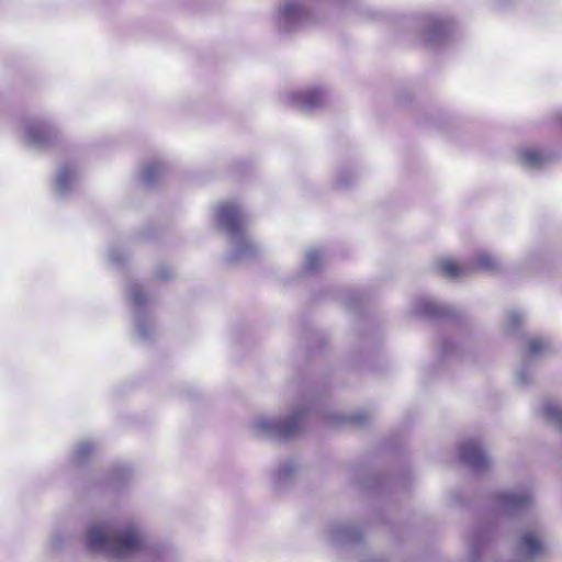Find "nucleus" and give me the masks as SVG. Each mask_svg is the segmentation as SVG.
I'll list each match as a JSON object with an SVG mask.
<instances>
[{
    "label": "nucleus",
    "mask_w": 562,
    "mask_h": 562,
    "mask_svg": "<svg viewBox=\"0 0 562 562\" xmlns=\"http://www.w3.org/2000/svg\"><path fill=\"white\" fill-rule=\"evenodd\" d=\"M87 544L91 551H101L113 558H123L140 549L142 540L135 528L111 529L92 527L88 531Z\"/></svg>",
    "instance_id": "obj_1"
},
{
    "label": "nucleus",
    "mask_w": 562,
    "mask_h": 562,
    "mask_svg": "<svg viewBox=\"0 0 562 562\" xmlns=\"http://www.w3.org/2000/svg\"><path fill=\"white\" fill-rule=\"evenodd\" d=\"M460 453L463 462L474 470H481L487 465L486 456L476 441L464 442L460 448Z\"/></svg>",
    "instance_id": "obj_2"
},
{
    "label": "nucleus",
    "mask_w": 562,
    "mask_h": 562,
    "mask_svg": "<svg viewBox=\"0 0 562 562\" xmlns=\"http://www.w3.org/2000/svg\"><path fill=\"white\" fill-rule=\"evenodd\" d=\"M218 216L231 234H238L243 226V220L238 207L235 204L226 203L221 205Z\"/></svg>",
    "instance_id": "obj_3"
},
{
    "label": "nucleus",
    "mask_w": 562,
    "mask_h": 562,
    "mask_svg": "<svg viewBox=\"0 0 562 562\" xmlns=\"http://www.w3.org/2000/svg\"><path fill=\"white\" fill-rule=\"evenodd\" d=\"M26 133L30 142L36 145L47 144L54 135L53 130L44 123L30 124Z\"/></svg>",
    "instance_id": "obj_4"
},
{
    "label": "nucleus",
    "mask_w": 562,
    "mask_h": 562,
    "mask_svg": "<svg viewBox=\"0 0 562 562\" xmlns=\"http://www.w3.org/2000/svg\"><path fill=\"white\" fill-rule=\"evenodd\" d=\"M296 101L304 110L319 108L324 102V94L319 89H310L296 95Z\"/></svg>",
    "instance_id": "obj_5"
},
{
    "label": "nucleus",
    "mask_w": 562,
    "mask_h": 562,
    "mask_svg": "<svg viewBox=\"0 0 562 562\" xmlns=\"http://www.w3.org/2000/svg\"><path fill=\"white\" fill-rule=\"evenodd\" d=\"M520 161L527 167H540L547 161V156L536 148L522 149L519 154Z\"/></svg>",
    "instance_id": "obj_6"
},
{
    "label": "nucleus",
    "mask_w": 562,
    "mask_h": 562,
    "mask_svg": "<svg viewBox=\"0 0 562 562\" xmlns=\"http://www.w3.org/2000/svg\"><path fill=\"white\" fill-rule=\"evenodd\" d=\"M438 270L442 276L449 277V278H456L460 274H463L467 272V269H463L452 259H443L438 262Z\"/></svg>",
    "instance_id": "obj_7"
},
{
    "label": "nucleus",
    "mask_w": 562,
    "mask_h": 562,
    "mask_svg": "<svg viewBox=\"0 0 562 562\" xmlns=\"http://www.w3.org/2000/svg\"><path fill=\"white\" fill-rule=\"evenodd\" d=\"M301 427V417L300 416H293L283 423L278 425V430L281 437L289 438L293 435H295Z\"/></svg>",
    "instance_id": "obj_8"
},
{
    "label": "nucleus",
    "mask_w": 562,
    "mask_h": 562,
    "mask_svg": "<svg viewBox=\"0 0 562 562\" xmlns=\"http://www.w3.org/2000/svg\"><path fill=\"white\" fill-rule=\"evenodd\" d=\"M520 544L522 550L528 554H535L542 550V543L540 539H538L532 533H525L521 537Z\"/></svg>",
    "instance_id": "obj_9"
},
{
    "label": "nucleus",
    "mask_w": 562,
    "mask_h": 562,
    "mask_svg": "<svg viewBox=\"0 0 562 562\" xmlns=\"http://www.w3.org/2000/svg\"><path fill=\"white\" fill-rule=\"evenodd\" d=\"M496 260L488 254H480L476 256L471 269L472 270H486L491 271L496 269Z\"/></svg>",
    "instance_id": "obj_10"
},
{
    "label": "nucleus",
    "mask_w": 562,
    "mask_h": 562,
    "mask_svg": "<svg viewBox=\"0 0 562 562\" xmlns=\"http://www.w3.org/2000/svg\"><path fill=\"white\" fill-rule=\"evenodd\" d=\"M544 414L550 420L562 425V407L554 404H547L544 406Z\"/></svg>",
    "instance_id": "obj_11"
},
{
    "label": "nucleus",
    "mask_w": 562,
    "mask_h": 562,
    "mask_svg": "<svg viewBox=\"0 0 562 562\" xmlns=\"http://www.w3.org/2000/svg\"><path fill=\"white\" fill-rule=\"evenodd\" d=\"M547 349V342L539 338H533L527 344V352L529 356H537Z\"/></svg>",
    "instance_id": "obj_12"
},
{
    "label": "nucleus",
    "mask_w": 562,
    "mask_h": 562,
    "mask_svg": "<svg viewBox=\"0 0 562 562\" xmlns=\"http://www.w3.org/2000/svg\"><path fill=\"white\" fill-rule=\"evenodd\" d=\"M162 171V166L158 162H154L150 165H147L144 168V178L147 181H153L157 176H159Z\"/></svg>",
    "instance_id": "obj_13"
},
{
    "label": "nucleus",
    "mask_w": 562,
    "mask_h": 562,
    "mask_svg": "<svg viewBox=\"0 0 562 562\" xmlns=\"http://www.w3.org/2000/svg\"><path fill=\"white\" fill-rule=\"evenodd\" d=\"M528 501H529L528 496H524V497H517L514 495L506 496V503H508L509 505H513V506H518V505L525 504Z\"/></svg>",
    "instance_id": "obj_14"
},
{
    "label": "nucleus",
    "mask_w": 562,
    "mask_h": 562,
    "mask_svg": "<svg viewBox=\"0 0 562 562\" xmlns=\"http://www.w3.org/2000/svg\"><path fill=\"white\" fill-rule=\"evenodd\" d=\"M91 450H92V447L90 445L86 443L80 448V453L81 454L89 453Z\"/></svg>",
    "instance_id": "obj_15"
},
{
    "label": "nucleus",
    "mask_w": 562,
    "mask_h": 562,
    "mask_svg": "<svg viewBox=\"0 0 562 562\" xmlns=\"http://www.w3.org/2000/svg\"><path fill=\"white\" fill-rule=\"evenodd\" d=\"M316 254H310L308 256V259H310V262H311V266L313 265L314 260H316Z\"/></svg>",
    "instance_id": "obj_16"
},
{
    "label": "nucleus",
    "mask_w": 562,
    "mask_h": 562,
    "mask_svg": "<svg viewBox=\"0 0 562 562\" xmlns=\"http://www.w3.org/2000/svg\"><path fill=\"white\" fill-rule=\"evenodd\" d=\"M363 418H364V417H358V418H356V417H351V422H352V423H356L358 419H359V420H361V419H363Z\"/></svg>",
    "instance_id": "obj_17"
},
{
    "label": "nucleus",
    "mask_w": 562,
    "mask_h": 562,
    "mask_svg": "<svg viewBox=\"0 0 562 562\" xmlns=\"http://www.w3.org/2000/svg\"><path fill=\"white\" fill-rule=\"evenodd\" d=\"M428 312H429L430 314H434V315L439 314V312H438V311H428Z\"/></svg>",
    "instance_id": "obj_18"
},
{
    "label": "nucleus",
    "mask_w": 562,
    "mask_h": 562,
    "mask_svg": "<svg viewBox=\"0 0 562 562\" xmlns=\"http://www.w3.org/2000/svg\"><path fill=\"white\" fill-rule=\"evenodd\" d=\"M286 14H290V8H285Z\"/></svg>",
    "instance_id": "obj_19"
}]
</instances>
